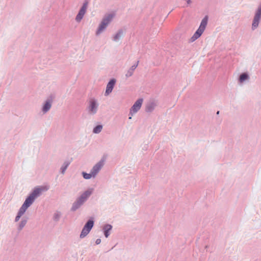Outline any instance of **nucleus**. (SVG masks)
Masks as SVG:
<instances>
[{
    "instance_id": "423d86ee",
    "label": "nucleus",
    "mask_w": 261,
    "mask_h": 261,
    "mask_svg": "<svg viewBox=\"0 0 261 261\" xmlns=\"http://www.w3.org/2000/svg\"><path fill=\"white\" fill-rule=\"evenodd\" d=\"M142 102V99H139L136 101L130 109V114L131 115V116L129 117V119H131L132 116L134 115V114L136 113L140 110L141 107Z\"/></svg>"
},
{
    "instance_id": "f257e3e1",
    "label": "nucleus",
    "mask_w": 261,
    "mask_h": 261,
    "mask_svg": "<svg viewBox=\"0 0 261 261\" xmlns=\"http://www.w3.org/2000/svg\"><path fill=\"white\" fill-rule=\"evenodd\" d=\"M48 186H41L36 187L30 194L25 199L24 203L19 208L14 221L18 222L21 217L25 213L27 210L33 203L35 199L39 197L42 192H46L49 189Z\"/></svg>"
},
{
    "instance_id": "1a4fd4ad",
    "label": "nucleus",
    "mask_w": 261,
    "mask_h": 261,
    "mask_svg": "<svg viewBox=\"0 0 261 261\" xmlns=\"http://www.w3.org/2000/svg\"><path fill=\"white\" fill-rule=\"evenodd\" d=\"M261 17V6L258 8L257 11L255 15L254 20L252 23V28H256L259 23V20L260 19V18Z\"/></svg>"
},
{
    "instance_id": "4468645a",
    "label": "nucleus",
    "mask_w": 261,
    "mask_h": 261,
    "mask_svg": "<svg viewBox=\"0 0 261 261\" xmlns=\"http://www.w3.org/2000/svg\"><path fill=\"white\" fill-rule=\"evenodd\" d=\"M61 213L59 211H56L53 215V220L55 222H58L61 218Z\"/></svg>"
},
{
    "instance_id": "a878e982",
    "label": "nucleus",
    "mask_w": 261,
    "mask_h": 261,
    "mask_svg": "<svg viewBox=\"0 0 261 261\" xmlns=\"http://www.w3.org/2000/svg\"><path fill=\"white\" fill-rule=\"evenodd\" d=\"M219 114V111H218L217 114L218 115Z\"/></svg>"
},
{
    "instance_id": "b1692460",
    "label": "nucleus",
    "mask_w": 261,
    "mask_h": 261,
    "mask_svg": "<svg viewBox=\"0 0 261 261\" xmlns=\"http://www.w3.org/2000/svg\"><path fill=\"white\" fill-rule=\"evenodd\" d=\"M101 243V240L100 239H96V241H95V244L96 245H98L100 243Z\"/></svg>"
},
{
    "instance_id": "39448f33",
    "label": "nucleus",
    "mask_w": 261,
    "mask_h": 261,
    "mask_svg": "<svg viewBox=\"0 0 261 261\" xmlns=\"http://www.w3.org/2000/svg\"><path fill=\"white\" fill-rule=\"evenodd\" d=\"M207 17L205 16L202 19L198 29L196 31V32L195 33V34L192 37V39H193V40H195L197 39L201 35V34L203 32L204 30H205V28L207 24Z\"/></svg>"
},
{
    "instance_id": "7ed1b4c3",
    "label": "nucleus",
    "mask_w": 261,
    "mask_h": 261,
    "mask_svg": "<svg viewBox=\"0 0 261 261\" xmlns=\"http://www.w3.org/2000/svg\"><path fill=\"white\" fill-rule=\"evenodd\" d=\"M94 221L93 218H90L85 223L83 227L81 233L80 235L81 239H83L86 237L90 232L92 227L94 226Z\"/></svg>"
},
{
    "instance_id": "f8f14e48",
    "label": "nucleus",
    "mask_w": 261,
    "mask_h": 261,
    "mask_svg": "<svg viewBox=\"0 0 261 261\" xmlns=\"http://www.w3.org/2000/svg\"><path fill=\"white\" fill-rule=\"evenodd\" d=\"M116 81L114 79L111 80L109 83L107 85V89L106 91V94L108 95L109 93H110L114 87V86L115 84Z\"/></svg>"
},
{
    "instance_id": "20e7f679",
    "label": "nucleus",
    "mask_w": 261,
    "mask_h": 261,
    "mask_svg": "<svg viewBox=\"0 0 261 261\" xmlns=\"http://www.w3.org/2000/svg\"><path fill=\"white\" fill-rule=\"evenodd\" d=\"M114 16V13L109 14L105 16V17L103 18L96 32L97 35H99L104 29L106 28L107 26L110 22V21L113 18Z\"/></svg>"
},
{
    "instance_id": "f3484780",
    "label": "nucleus",
    "mask_w": 261,
    "mask_h": 261,
    "mask_svg": "<svg viewBox=\"0 0 261 261\" xmlns=\"http://www.w3.org/2000/svg\"><path fill=\"white\" fill-rule=\"evenodd\" d=\"M102 125H99L96 126L94 129H93V133L95 134L99 133L102 130Z\"/></svg>"
},
{
    "instance_id": "2eb2a0df",
    "label": "nucleus",
    "mask_w": 261,
    "mask_h": 261,
    "mask_svg": "<svg viewBox=\"0 0 261 261\" xmlns=\"http://www.w3.org/2000/svg\"><path fill=\"white\" fill-rule=\"evenodd\" d=\"M50 107L51 101H46L43 108V110L44 112H46L50 109Z\"/></svg>"
},
{
    "instance_id": "f03ea898",
    "label": "nucleus",
    "mask_w": 261,
    "mask_h": 261,
    "mask_svg": "<svg viewBox=\"0 0 261 261\" xmlns=\"http://www.w3.org/2000/svg\"><path fill=\"white\" fill-rule=\"evenodd\" d=\"M93 192L92 189H89L85 191L77 199L73 202L71 208V211L74 212L79 208L88 199Z\"/></svg>"
},
{
    "instance_id": "4be33fe9",
    "label": "nucleus",
    "mask_w": 261,
    "mask_h": 261,
    "mask_svg": "<svg viewBox=\"0 0 261 261\" xmlns=\"http://www.w3.org/2000/svg\"><path fill=\"white\" fill-rule=\"evenodd\" d=\"M133 73V71L130 70V69L128 71L127 73L126 74V76H131Z\"/></svg>"
},
{
    "instance_id": "393cba45",
    "label": "nucleus",
    "mask_w": 261,
    "mask_h": 261,
    "mask_svg": "<svg viewBox=\"0 0 261 261\" xmlns=\"http://www.w3.org/2000/svg\"><path fill=\"white\" fill-rule=\"evenodd\" d=\"M190 3V0H189V1H188V4H189Z\"/></svg>"
},
{
    "instance_id": "dca6fc26",
    "label": "nucleus",
    "mask_w": 261,
    "mask_h": 261,
    "mask_svg": "<svg viewBox=\"0 0 261 261\" xmlns=\"http://www.w3.org/2000/svg\"><path fill=\"white\" fill-rule=\"evenodd\" d=\"M248 79V75L246 73H243L242 74L239 79V81L241 83L243 82L245 80H247Z\"/></svg>"
},
{
    "instance_id": "0eeeda50",
    "label": "nucleus",
    "mask_w": 261,
    "mask_h": 261,
    "mask_svg": "<svg viewBox=\"0 0 261 261\" xmlns=\"http://www.w3.org/2000/svg\"><path fill=\"white\" fill-rule=\"evenodd\" d=\"M98 108V104L94 99H90L89 101V111L91 114L96 113Z\"/></svg>"
},
{
    "instance_id": "5701e85b",
    "label": "nucleus",
    "mask_w": 261,
    "mask_h": 261,
    "mask_svg": "<svg viewBox=\"0 0 261 261\" xmlns=\"http://www.w3.org/2000/svg\"><path fill=\"white\" fill-rule=\"evenodd\" d=\"M138 66V63L136 64V65H135L134 66H133L131 68H130V70H132V71L134 72V70L136 68V67H137Z\"/></svg>"
},
{
    "instance_id": "6e6552de",
    "label": "nucleus",
    "mask_w": 261,
    "mask_h": 261,
    "mask_svg": "<svg viewBox=\"0 0 261 261\" xmlns=\"http://www.w3.org/2000/svg\"><path fill=\"white\" fill-rule=\"evenodd\" d=\"M87 8V3H85L83 5V7H82L81 10H80L78 14L77 15V16L76 17L75 19H76V20L77 21H81V19L83 18L84 14L86 13Z\"/></svg>"
},
{
    "instance_id": "9b49d317",
    "label": "nucleus",
    "mask_w": 261,
    "mask_h": 261,
    "mask_svg": "<svg viewBox=\"0 0 261 261\" xmlns=\"http://www.w3.org/2000/svg\"><path fill=\"white\" fill-rule=\"evenodd\" d=\"M103 165V164H95V166H93L90 171L93 177H94L99 172L102 168Z\"/></svg>"
},
{
    "instance_id": "ddd939ff",
    "label": "nucleus",
    "mask_w": 261,
    "mask_h": 261,
    "mask_svg": "<svg viewBox=\"0 0 261 261\" xmlns=\"http://www.w3.org/2000/svg\"><path fill=\"white\" fill-rule=\"evenodd\" d=\"M28 217H24L22 218L17 227V229L18 231H20L23 228L28 222Z\"/></svg>"
},
{
    "instance_id": "a211bd4d",
    "label": "nucleus",
    "mask_w": 261,
    "mask_h": 261,
    "mask_svg": "<svg viewBox=\"0 0 261 261\" xmlns=\"http://www.w3.org/2000/svg\"><path fill=\"white\" fill-rule=\"evenodd\" d=\"M82 175L83 176V177L86 179H89L91 178L92 177H93V175H92V173L91 172L90 173H87L85 172H83Z\"/></svg>"
},
{
    "instance_id": "aec40b11",
    "label": "nucleus",
    "mask_w": 261,
    "mask_h": 261,
    "mask_svg": "<svg viewBox=\"0 0 261 261\" xmlns=\"http://www.w3.org/2000/svg\"><path fill=\"white\" fill-rule=\"evenodd\" d=\"M154 108V105L153 104H151L149 106H147L146 107V111L147 112H151Z\"/></svg>"
},
{
    "instance_id": "6ab92c4d",
    "label": "nucleus",
    "mask_w": 261,
    "mask_h": 261,
    "mask_svg": "<svg viewBox=\"0 0 261 261\" xmlns=\"http://www.w3.org/2000/svg\"><path fill=\"white\" fill-rule=\"evenodd\" d=\"M69 164H66L65 166H62L61 168V173L62 174H64L66 169L68 167V165Z\"/></svg>"
},
{
    "instance_id": "412c9836",
    "label": "nucleus",
    "mask_w": 261,
    "mask_h": 261,
    "mask_svg": "<svg viewBox=\"0 0 261 261\" xmlns=\"http://www.w3.org/2000/svg\"><path fill=\"white\" fill-rule=\"evenodd\" d=\"M121 37V34L120 33H118L117 34H116L115 37H114V40L115 41H116L118 39H119V38H120Z\"/></svg>"
},
{
    "instance_id": "9d476101",
    "label": "nucleus",
    "mask_w": 261,
    "mask_h": 261,
    "mask_svg": "<svg viewBox=\"0 0 261 261\" xmlns=\"http://www.w3.org/2000/svg\"><path fill=\"white\" fill-rule=\"evenodd\" d=\"M112 226L111 224H107L103 225L102 230L106 238H108L110 234V232L112 229Z\"/></svg>"
}]
</instances>
